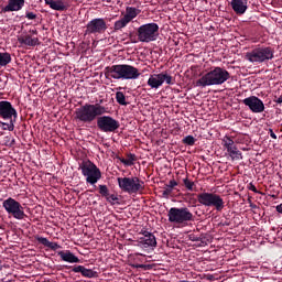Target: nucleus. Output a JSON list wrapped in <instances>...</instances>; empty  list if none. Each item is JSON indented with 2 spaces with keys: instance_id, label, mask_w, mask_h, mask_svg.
Here are the masks:
<instances>
[{
  "instance_id": "nucleus-1",
  "label": "nucleus",
  "mask_w": 282,
  "mask_h": 282,
  "mask_svg": "<svg viewBox=\"0 0 282 282\" xmlns=\"http://www.w3.org/2000/svg\"><path fill=\"white\" fill-rule=\"evenodd\" d=\"M227 80H230V73L224 67L214 66L196 82V87L219 86Z\"/></svg>"
},
{
  "instance_id": "nucleus-2",
  "label": "nucleus",
  "mask_w": 282,
  "mask_h": 282,
  "mask_svg": "<svg viewBox=\"0 0 282 282\" xmlns=\"http://www.w3.org/2000/svg\"><path fill=\"white\" fill-rule=\"evenodd\" d=\"M107 108L99 104H85L75 110V120L84 122V124H91L98 116L108 113Z\"/></svg>"
},
{
  "instance_id": "nucleus-3",
  "label": "nucleus",
  "mask_w": 282,
  "mask_h": 282,
  "mask_svg": "<svg viewBox=\"0 0 282 282\" xmlns=\"http://www.w3.org/2000/svg\"><path fill=\"white\" fill-rule=\"evenodd\" d=\"M108 76L113 80H138L140 69L129 64H117L107 68Z\"/></svg>"
},
{
  "instance_id": "nucleus-4",
  "label": "nucleus",
  "mask_w": 282,
  "mask_h": 282,
  "mask_svg": "<svg viewBox=\"0 0 282 282\" xmlns=\"http://www.w3.org/2000/svg\"><path fill=\"white\" fill-rule=\"evenodd\" d=\"M246 61L253 63V65H261L262 63H269L274 58V48L270 46H257L245 55Z\"/></svg>"
},
{
  "instance_id": "nucleus-5",
  "label": "nucleus",
  "mask_w": 282,
  "mask_h": 282,
  "mask_svg": "<svg viewBox=\"0 0 282 282\" xmlns=\"http://www.w3.org/2000/svg\"><path fill=\"white\" fill-rule=\"evenodd\" d=\"M197 202L200 206H205L207 208H215L217 213H221L224 208H226V203L224 198L219 194L203 192L197 194Z\"/></svg>"
},
{
  "instance_id": "nucleus-6",
  "label": "nucleus",
  "mask_w": 282,
  "mask_h": 282,
  "mask_svg": "<svg viewBox=\"0 0 282 282\" xmlns=\"http://www.w3.org/2000/svg\"><path fill=\"white\" fill-rule=\"evenodd\" d=\"M117 182L120 191L129 195H135L144 191V181L140 180L138 176L118 177Z\"/></svg>"
},
{
  "instance_id": "nucleus-7",
  "label": "nucleus",
  "mask_w": 282,
  "mask_h": 282,
  "mask_svg": "<svg viewBox=\"0 0 282 282\" xmlns=\"http://www.w3.org/2000/svg\"><path fill=\"white\" fill-rule=\"evenodd\" d=\"M160 35V25L155 22L142 24L137 29V36L140 43H152L158 41Z\"/></svg>"
},
{
  "instance_id": "nucleus-8",
  "label": "nucleus",
  "mask_w": 282,
  "mask_h": 282,
  "mask_svg": "<svg viewBox=\"0 0 282 282\" xmlns=\"http://www.w3.org/2000/svg\"><path fill=\"white\" fill-rule=\"evenodd\" d=\"M79 170L82 171V175L86 177V184H90L94 186L98 184V181L102 178V172L100 169L96 166V163L85 160L79 164Z\"/></svg>"
},
{
  "instance_id": "nucleus-9",
  "label": "nucleus",
  "mask_w": 282,
  "mask_h": 282,
  "mask_svg": "<svg viewBox=\"0 0 282 282\" xmlns=\"http://www.w3.org/2000/svg\"><path fill=\"white\" fill-rule=\"evenodd\" d=\"M2 207L8 215H11L14 219H18L19 221L28 217V215L23 210V206L21 205V203L12 197L4 199L2 202Z\"/></svg>"
},
{
  "instance_id": "nucleus-10",
  "label": "nucleus",
  "mask_w": 282,
  "mask_h": 282,
  "mask_svg": "<svg viewBox=\"0 0 282 282\" xmlns=\"http://www.w3.org/2000/svg\"><path fill=\"white\" fill-rule=\"evenodd\" d=\"M167 218L170 224H186L193 221V213L187 207H172L167 212Z\"/></svg>"
},
{
  "instance_id": "nucleus-11",
  "label": "nucleus",
  "mask_w": 282,
  "mask_h": 282,
  "mask_svg": "<svg viewBox=\"0 0 282 282\" xmlns=\"http://www.w3.org/2000/svg\"><path fill=\"white\" fill-rule=\"evenodd\" d=\"M97 127L104 133H113L120 129V122L110 116H101L97 119Z\"/></svg>"
},
{
  "instance_id": "nucleus-12",
  "label": "nucleus",
  "mask_w": 282,
  "mask_h": 282,
  "mask_svg": "<svg viewBox=\"0 0 282 282\" xmlns=\"http://www.w3.org/2000/svg\"><path fill=\"white\" fill-rule=\"evenodd\" d=\"M140 235L137 240L138 248L142 250H155V248H158V239L153 232L144 230L141 231Z\"/></svg>"
},
{
  "instance_id": "nucleus-13",
  "label": "nucleus",
  "mask_w": 282,
  "mask_h": 282,
  "mask_svg": "<svg viewBox=\"0 0 282 282\" xmlns=\"http://www.w3.org/2000/svg\"><path fill=\"white\" fill-rule=\"evenodd\" d=\"M164 83H166V85H174L173 76L169 75L166 72L150 75L148 79V85L151 89H160Z\"/></svg>"
},
{
  "instance_id": "nucleus-14",
  "label": "nucleus",
  "mask_w": 282,
  "mask_h": 282,
  "mask_svg": "<svg viewBox=\"0 0 282 282\" xmlns=\"http://www.w3.org/2000/svg\"><path fill=\"white\" fill-rule=\"evenodd\" d=\"M223 144L229 158L232 160V162L237 160H243V155L241 154V151H239V149L235 144V141L230 137L228 135L224 137Z\"/></svg>"
},
{
  "instance_id": "nucleus-15",
  "label": "nucleus",
  "mask_w": 282,
  "mask_h": 282,
  "mask_svg": "<svg viewBox=\"0 0 282 282\" xmlns=\"http://www.w3.org/2000/svg\"><path fill=\"white\" fill-rule=\"evenodd\" d=\"M107 31V22L102 18H96L86 25L85 34H102Z\"/></svg>"
},
{
  "instance_id": "nucleus-16",
  "label": "nucleus",
  "mask_w": 282,
  "mask_h": 282,
  "mask_svg": "<svg viewBox=\"0 0 282 282\" xmlns=\"http://www.w3.org/2000/svg\"><path fill=\"white\" fill-rule=\"evenodd\" d=\"M242 102L246 105V107H249L252 113H263L265 111V105L263 104V100L257 96L247 97L242 100Z\"/></svg>"
},
{
  "instance_id": "nucleus-17",
  "label": "nucleus",
  "mask_w": 282,
  "mask_h": 282,
  "mask_svg": "<svg viewBox=\"0 0 282 282\" xmlns=\"http://www.w3.org/2000/svg\"><path fill=\"white\" fill-rule=\"evenodd\" d=\"M17 109L12 106V102L2 100L0 101V118L2 120H12V118H17Z\"/></svg>"
},
{
  "instance_id": "nucleus-18",
  "label": "nucleus",
  "mask_w": 282,
  "mask_h": 282,
  "mask_svg": "<svg viewBox=\"0 0 282 282\" xmlns=\"http://www.w3.org/2000/svg\"><path fill=\"white\" fill-rule=\"evenodd\" d=\"M23 6H25V0H9L2 12H19L23 10Z\"/></svg>"
},
{
  "instance_id": "nucleus-19",
  "label": "nucleus",
  "mask_w": 282,
  "mask_h": 282,
  "mask_svg": "<svg viewBox=\"0 0 282 282\" xmlns=\"http://www.w3.org/2000/svg\"><path fill=\"white\" fill-rule=\"evenodd\" d=\"M231 8L236 14H246L248 0H231Z\"/></svg>"
},
{
  "instance_id": "nucleus-20",
  "label": "nucleus",
  "mask_w": 282,
  "mask_h": 282,
  "mask_svg": "<svg viewBox=\"0 0 282 282\" xmlns=\"http://www.w3.org/2000/svg\"><path fill=\"white\" fill-rule=\"evenodd\" d=\"M58 257H61L62 261H65L66 263H80V259L69 250L59 251Z\"/></svg>"
},
{
  "instance_id": "nucleus-21",
  "label": "nucleus",
  "mask_w": 282,
  "mask_h": 282,
  "mask_svg": "<svg viewBox=\"0 0 282 282\" xmlns=\"http://www.w3.org/2000/svg\"><path fill=\"white\" fill-rule=\"evenodd\" d=\"M18 41L21 45H26L28 47H36L39 45V37H32V35H21Z\"/></svg>"
},
{
  "instance_id": "nucleus-22",
  "label": "nucleus",
  "mask_w": 282,
  "mask_h": 282,
  "mask_svg": "<svg viewBox=\"0 0 282 282\" xmlns=\"http://www.w3.org/2000/svg\"><path fill=\"white\" fill-rule=\"evenodd\" d=\"M46 6H50L51 10H56L57 12H63L67 9L63 0H44Z\"/></svg>"
},
{
  "instance_id": "nucleus-23",
  "label": "nucleus",
  "mask_w": 282,
  "mask_h": 282,
  "mask_svg": "<svg viewBox=\"0 0 282 282\" xmlns=\"http://www.w3.org/2000/svg\"><path fill=\"white\" fill-rule=\"evenodd\" d=\"M73 272H76V273L80 272V274H83L87 279H95V276H98V272H96L91 269H87L83 265H77V267L73 268Z\"/></svg>"
},
{
  "instance_id": "nucleus-24",
  "label": "nucleus",
  "mask_w": 282,
  "mask_h": 282,
  "mask_svg": "<svg viewBox=\"0 0 282 282\" xmlns=\"http://www.w3.org/2000/svg\"><path fill=\"white\" fill-rule=\"evenodd\" d=\"M138 14H140V9L135 7H127L126 14L123 15V18H126L127 21L131 23L132 20L135 19V17H138Z\"/></svg>"
},
{
  "instance_id": "nucleus-25",
  "label": "nucleus",
  "mask_w": 282,
  "mask_h": 282,
  "mask_svg": "<svg viewBox=\"0 0 282 282\" xmlns=\"http://www.w3.org/2000/svg\"><path fill=\"white\" fill-rule=\"evenodd\" d=\"M177 186V181L171 180L167 185H165L164 191L162 192V197L164 199H169L171 197V193H173V188Z\"/></svg>"
},
{
  "instance_id": "nucleus-26",
  "label": "nucleus",
  "mask_w": 282,
  "mask_h": 282,
  "mask_svg": "<svg viewBox=\"0 0 282 282\" xmlns=\"http://www.w3.org/2000/svg\"><path fill=\"white\" fill-rule=\"evenodd\" d=\"M36 241H39V243H42V246L50 248L51 250H58V248H61V246L57 242H52V241L47 240V238H44V237L37 236Z\"/></svg>"
},
{
  "instance_id": "nucleus-27",
  "label": "nucleus",
  "mask_w": 282,
  "mask_h": 282,
  "mask_svg": "<svg viewBox=\"0 0 282 282\" xmlns=\"http://www.w3.org/2000/svg\"><path fill=\"white\" fill-rule=\"evenodd\" d=\"M129 23H130L129 20H127V18H124V15H123L121 19H119L115 22V24H113L115 32H118V31L127 28V25H129Z\"/></svg>"
},
{
  "instance_id": "nucleus-28",
  "label": "nucleus",
  "mask_w": 282,
  "mask_h": 282,
  "mask_svg": "<svg viewBox=\"0 0 282 282\" xmlns=\"http://www.w3.org/2000/svg\"><path fill=\"white\" fill-rule=\"evenodd\" d=\"M12 63V55L10 53H0V67H6V65H10Z\"/></svg>"
},
{
  "instance_id": "nucleus-29",
  "label": "nucleus",
  "mask_w": 282,
  "mask_h": 282,
  "mask_svg": "<svg viewBox=\"0 0 282 282\" xmlns=\"http://www.w3.org/2000/svg\"><path fill=\"white\" fill-rule=\"evenodd\" d=\"M120 163L124 164V166H133L135 164V154H128L127 159L119 158Z\"/></svg>"
},
{
  "instance_id": "nucleus-30",
  "label": "nucleus",
  "mask_w": 282,
  "mask_h": 282,
  "mask_svg": "<svg viewBox=\"0 0 282 282\" xmlns=\"http://www.w3.org/2000/svg\"><path fill=\"white\" fill-rule=\"evenodd\" d=\"M4 120H10V122L9 123L0 122L3 131H14V122H15L17 118H14V120H12V118L11 119H4Z\"/></svg>"
},
{
  "instance_id": "nucleus-31",
  "label": "nucleus",
  "mask_w": 282,
  "mask_h": 282,
  "mask_svg": "<svg viewBox=\"0 0 282 282\" xmlns=\"http://www.w3.org/2000/svg\"><path fill=\"white\" fill-rule=\"evenodd\" d=\"M116 100H117L118 105H122L123 107H127V97L124 96V93L117 91Z\"/></svg>"
},
{
  "instance_id": "nucleus-32",
  "label": "nucleus",
  "mask_w": 282,
  "mask_h": 282,
  "mask_svg": "<svg viewBox=\"0 0 282 282\" xmlns=\"http://www.w3.org/2000/svg\"><path fill=\"white\" fill-rule=\"evenodd\" d=\"M119 199L120 198H118V195L116 194H108L106 197V200L108 202V204H111V206H116V204L120 206Z\"/></svg>"
},
{
  "instance_id": "nucleus-33",
  "label": "nucleus",
  "mask_w": 282,
  "mask_h": 282,
  "mask_svg": "<svg viewBox=\"0 0 282 282\" xmlns=\"http://www.w3.org/2000/svg\"><path fill=\"white\" fill-rule=\"evenodd\" d=\"M183 184H184L185 188H187V191H194V188H195V182L189 181L188 177L183 178Z\"/></svg>"
},
{
  "instance_id": "nucleus-34",
  "label": "nucleus",
  "mask_w": 282,
  "mask_h": 282,
  "mask_svg": "<svg viewBox=\"0 0 282 282\" xmlns=\"http://www.w3.org/2000/svg\"><path fill=\"white\" fill-rule=\"evenodd\" d=\"M99 194L106 199L109 195V187H107V185H99Z\"/></svg>"
},
{
  "instance_id": "nucleus-35",
  "label": "nucleus",
  "mask_w": 282,
  "mask_h": 282,
  "mask_svg": "<svg viewBox=\"0 0 282 282\" xmlns=\"http://www.w3.org/2000/svg\"><path fill=\"white\" fill-rule=\"evenodd\" d=\"M183 143L187 144L188 147H193L195 144V137L187 135L183 139Z\"/></svg>"
},
{
  "instance_id": "nucleus-36",
  "label": "nucleus",
  "mask_w": 282,
  "mask_h": 282,
  "mask_svg": "<svg viewBox=\"0 0 282 282\" xmlns=\"http://www.w3.org/2000/svg\"><path fill=\"white\" fill-rule=\"evenodd\" d=\"M37 17L39 15L32 11L25 12V19H28V21H36Z\"/></svg>"
},
{
  "instance_id": "nucleus-37",
  "label": "nucleus",
  "mask_w": 282,
  "mask_h": 282,
  "mask_svg": "<svg viewBox=\"0 0 282 282\" xmlns=\"http://www.w3.org/2000/svg\"><path fill=\"white\" fill-rule=\"evenodd\" d=\"M14 139H12V138H10V137H6L4 138V144H6V147H13V144H14Z\"/></svg>"
},
{
  "instance_id": "nucleus-38",
  "label": "nucleus",
  "mask_w": 282,
  "mask_h": 282,
  "mask_svg": "<svg viewBox=\"0 0 282 282\" xmlns=\"http://www.w3.org/2000/svg\"><path fill=\"white\" fill-rule=\"evenodd\" d=\"M189 241H202V238H199L195 235H189Z\"/></svg>"
},
{
  "instance_id": "nucleus-39",
  "label": "nucleus",
  "mask_w": 282,
  "mask_h": 282,
  "mask_svg": "<svg viewBox=\"0 0 282 282\" xmlns=\"http://www.w3.org/2000/svg\"><path fill=\"white\" fill-rule=\"evenodd\" d=\"M269 133L273 140H276V134L274 133V130H272V128L269 129Z\"/></svg>"
},
{
  "instance_id": "nucleus-40",
  "label": "nucleus",
  "mask_w": 282,
  "mask_h": 282,
  "mask_svg": "<svg viewBox=\"0 0 282 282\" xmlns=\"http://www.w3.org/2000/svg\"><path fill=\"white\" fill-rule=\"evenodd\" d=\"M275 210L282 215V203L275 207Z\"/></svg>"
},
{
  "instance_id": "nucleus-41",
  "label": "nucleus",
  "mask_w": 282,
  "mask_h": 282,
  "mask_svg": "<svg viewBox=\"0 0 282 282\" xmlns=\"http://www.w3.org/2000/svg\"><path fill=\"white\" fill-rule=\"evenodd\" d=\"M198 241H200V246H208V243L206 242V240H204V238H200V240Z\"/></svg>"
},
{
  "instance_id": "nucleus-42",
  "label": "nucleus",
  "mask_w": 282,
  "mask_h": 282,
  "mask_svg": "<svg viewBox=\"0 0 282 282\" xmlns=\"http://www.w3.org/2000/svg\"><path fill=\"white\" fill-rule=\"evenodd\" d=\"M29 32L30 34H39V31H36V29H31Z\"/></svg>"
},
{
  "instance_id": "nucleus-43",
  "label": "nucleus",
  "mask_w": 282,
  "mask_h": 282,
  "mask_svg": "<svg viewBox=\"0 0 282 282\" xmlns=\"http://www.w3.org/2000/svg\"><path fill=\"white\" fill-rule=\"evenodd\" d=\"M250 191H252V193H258L257 187L254 185L250 186Z\"/></svg>"
},
{
  "instance_id": "nucleus-44",
  "label": "nucleus",
  "mask_w": 282,
  "mask_h": 282,
  "mask_svg": "<svg viewBox=\"0 0 282 282\" xmlns=\"http://www.w3.org/2000/svg\"><path fill=\"white\" fill-rule=\"evenodd\" d=\"M140 257H142L143 254L142 253H138Z\"/></svg>"
},
{
  "instance_id": "nucleus-45",
  "label": "nucleus",
  "mask_w": 282,
  "mask_h": 282,
  "mask_svg": "<svg viewBox=\"0 0 282 282\" xmlns=\"http://www.w3.org/2000/svg\"><path fill=\"white\" fill-rule=\"evenodd\" d=\"M165 1H167V2H169V1H173V0H165Z\"/></svg>"
}]
</instances>
